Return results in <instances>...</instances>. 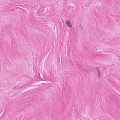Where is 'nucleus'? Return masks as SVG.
Returning <instances> with one entry per match:
<instances>
[{
	"label": "nucleus",
	"instance_id": "f257e3e1",
	"mask_svg": "<svg viewBox=\"0 0 120 120\" xmlns=\"http://www.w3.org/2000/svg\"><path fill=\"white\" fill-rule=\"evenodd\" d=\"M66 25L67 26L70 28L72 26V25L71 24V23H66Z\"/></svg>",
	"mask_w": 120,
	"mask_h": 120
},
{
	"label": "nucleus",
	"instance_id": "f03ea898",
	"mask_svg": "<svg viewBox=\"0 0 120 120\" xmlns=\"http://www.w3.org/2000/svg\"><path fill=\"white\" fill-rule=\"evenodd\" d=\"M97 70L98 71L99 76H100V72H99V69L98 68H97Z\"/></svg>",
	"mask_w": 120,
	"mask_h": 120
},
{
	"label": "nucleus",
	"instance_id": "7ed1b4c3",
	"mask_svg": "<svg viewBox=\"0 0 120 120\" xmlns=\"http://www.w3.org/2000/svg\"><path fill=\"white\" fill-rule=\"evenodd\" d=\"M65 22H70L69 20H66L65 21Z\"/></svg>",
	"mask_w": 120,
	"mask_h": 120
},
{
	"label": "nucleus",
	"instance_id": "20e7f679",
	"mask_svg": "<svg viewBox=\"0 0 120 120\" xmlns=\"http://www.w3.org/2000/svg\"><path fill=\"white\" fill-rule=\"evenodd\" d=\"M78 26V27L79 28V26H81V25H79Z\"/></svg>",
	"mask_w": 120,
	"mask_h": 120
}]
</instances>
